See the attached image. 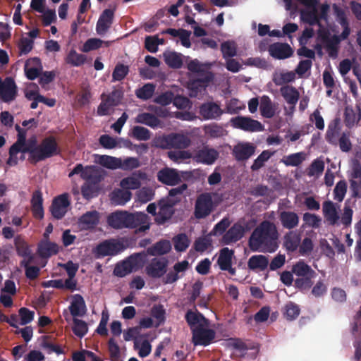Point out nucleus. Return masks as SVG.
I'll use <instances>...</instances> for the list:
<instances>
[{"instance_id": "f257e3e1", "label": "nucleus", "mask_w": 361, "mask_h": 361, "mask_svg": "<svg viewBox=\"0 0 361 361\" xmlns=\"http://www.w3.org/2000/svg\"><path fill=\"white\" fill-rule=\"evenodd\" d=\"M185 319L190 326L192 333V343L195 346H207L214 342L216 332L209 329L210 322L202 313L197 310H188Z\"/></svg>"}, {"instance_id": "f03ea898", "label": "nucleus", "mask_w": 361, "mask_h": 361, "mask_svg": "<svg viewBox=\"0 0 361 361\" xmlns=\"http://www.w3.org/2000/svg\"><path fill=\"white\" fill-rule=\"evenodd\" d=\"M278 231L275 224L269 221H264L253 231L249 239L252 250L263 248L272 252L278 248Z\"/></svg>"}, {"instance_id": "7ed1b4c3", "label": "nucleus", "mask_w": 361, "mask_h": 361, "mask_svg": "<svg viewBox=\"0 0 361 361\" xmlns=\"http://www.w3.org/2000/svg\"><path fill=\"white\" fill-rule=\"evenodd\" d=\"M20 149V152L29 154L28 161L32 164L59 154L58 144L53 136L45 137L39 145L35 137L30 138Z\"/></svg>"}, {"instance_id": "20e7f679", "label": "nucleus", "mask_w": 361, "mask_h": 361, "mask_svg": "<svg viewBox=\"0 0 361 361\" xmlns=\"http://www.w3.org/2000/svg\"><path fill=\"white\" fill-rule=\"evenodd\" d=\"M147 215L142 212L130 213L127 211H117L107 218L109 226L115 229L135 228L136 232H145L149 228L147 223Z\"/></svg>"}, {"instance_id": "39448f33", "label": "nucleus", "mask_w": 361, "mask_h": 361, "mask_svg": "<svg viewBox=\"0 0 361 361\" xmlns=\"http://www.w3.org/2000/svg\"><path fill=\"white\" fill-rule=\"evenodd\" d=\"M292 272L297 276L294 286L300 291L309 290L317 276L316 271L303 259H300L292 266Z\"/></svg>"}, {"instance_id": "423d86ee", "label": "nucleus", "mask_w": 361, "mask_h": 361, "mask_svg": "<svg viewBox=\"0 0 361 361\" xmlns=\"http://www.w3.org/2000/svg\"><path fill=\"white\" fill-rule=\"evenodd\" d=\"M146 255L144 252L135 253L126 259L118 262L114 269L113 274L123 278L144 266Z\"/></svg>"}, {"instance_id": "0eeeda50", "label": "nucleus", "mask_w": 361, "mask_h": 361, "mask_svg": "<svg viewBox=\"0 0 361 361\" xmlns=\"http://www.w3.org/2000/svg\"><path fill=\"white\" fill-rule=\"evenodd\" d=\"M128 245L119 239L111 238L99 243L94 250V254L97 258L106 256H116L123 252Z\"/></svg>"}, {"instance_id": "6e6552de", "label": "nucleus", "mask_w": 361, "mask_h": 361, "mask_svg": "<svg viewBox=\"0 0 361 361\" xmlns=\"http://www.w3.org/2000/svg\"><path fill=\"white\" fill-rule=\"evenodd\" d=\"M190 144L191 140L187 135L175 133L164 135L159 140V145L162 149H183L188 147Z\"/></svg>"}, {"instance_id": "1a4fd4ad", "label": "nucleus", "mask_w": 361, "mask_h": 361, "mask_svg": "<svg viewBox=\"0 0 361 361\" xmlns=\"http://www.w3.org/2000/svg\"><path fill=\"white\" fill-rule=\"evenodd\" d=\"M214 204L211 193L200 194L195 202L194 215L198 219H204L214 210Z\"/></svg>"}, {"instance_id": "9d476101", "label": "nucleus", "mask_w": 361, "mask_h": 361, "mask_svg": "<svg viewBox=\"0 0 361 361\" xmlns=\"http://www.w3.org/2000/svg\"><path fill=\"white\" fill-rule=\"evenodd\" d=\"M230 123L234 128L245 132H261L264 130V126L259 121L249 116L233 117L231 118Z\"/></svg>"}, {"instance_id": "9b49d317", "label": "nucleus", "mask_w": 361, "mask_h": 361, "mask_svg": "<svg viewBox=\"0 0 361 361\" xmlns=\"http://www.w3.org/2000/svg\"><path fill=\"white\" fill-rule=\"evenodd\" d=\"M179 202V200L171 198H161L159 200L157 205L159 212L155 217V221L159 225L164 224L169 220L174 214V206Z\"/></svg>"}, {"instance_id": "f8f14e48", "label": "nucleus", "mask_w": 361, "mask_h": 361, "mask_svg": "<svg viewBox=\"0 0 361 361\" xmlns=\"http://www.w3.org/2000/svg\"><path fill=\"white\" fill-rule=\"evenodd\" d=\"M69 205L70 201L68 193H63L56 197L50 207L51 215L56 219H61L67 212V208Z\"/></svg>"}, {"instance_id": "ddd939ff", "label": "nucleus", "mask_w": 361, "mask_h": 361, "mask_svg": "<svg viewBox=\"0 0 361 361\" xmlns=\"http://www.w3.org/2000/svg\"><path fill=\"white\" fill-rule=\"evenodd\" d=\"M214 79V75L212 72H207L205 74L197 75V78L192 79L188 82V88L191 91V97H197L208 86L209 83Z\"/></svg>"}, {"instance_id": "4468645a", "label": "nucleus", "mask_w": 361, "mask_h": 361, "mask_svg": "<svg viewBox=\"0 0 361 361\" xmlns=\"http://www.w3.org/2000/svg\"><path fill=\"white\" fill-rule=\"evenodd\" d=\"M220 105L214 102H207L199 107V114L204 120H216L224 114Z\"/></svg>"}, {"instance_id": "2eb2a0df", "label": "nucleus", "mask_w": 361, "mask_h": 361, "mask_svg": "<svg viewBox=\"0 0 361 361\" xmlns=\"http://www.w3.org/2000/svg\"><path fill=\"white\" fill-rule=\"evenodd\" d=\"M168 259L165 257L153 258L145 268L146 274L152 278H160L166 272Z\"/></svg>"}, {"instance_id": "dca6fc26", "label": "nucleus", "mask_w": 361, "mask_h": 361, "mask_svg": "<svg viewBox=\"0 0 361 361\" xmlns=\"http://www.w3.org/2000/svg\"><path fill=\"white\" fill-rule=\"evenodd\" d=\"M269 55L278 60H283L291 57L293 49L288 43L274 42L268 47Z\"/></svg>"}, {"instance_id": "f3484780", "label": "nucleus", "mask_w": 361, "mask_h": 361, "mask_svg": "<svg viewBox=\"0 0 361 361\" xmlns=\"http://www.w3.org/2000/svg\"><path fill=\"white\" fill-rule=\"evenodd\" d=\"M157 180L166 185L174 186L181 182V176L178 171L173 168L164 167L157 174Z\"/></svg>"}, {"instance_id": "a211bd4d", "label": "nucleus", "mask_w": 361, "mask_h": 361, "mask_svg": "<svg viewBox=\"0 0 361 361\" xmlns=\"http://www.w3.org/2000/svg\"><path fill=\"white\" fill-rule=\"evenodd\" d=\"M219 157V152L216 149L204 146L196 152L194 159L198 163L212 165L217 160Z\"/></svg>"}, {"instance_id": "6ab92c4d", "label": "nucleus", "mask_w": 361, "mask_h": 361, "mask_svg": "<svg viewBox=\"0 0 361 361\" xmlns=\"http://www.w3.org/2000/svg\"><path fill=\"white\" fill-rule=\"evenodd\" d=\"M147 179V175L143 171L139 170L133 173L132 176L123 178L121 180L120 185L122 188L130 190H136L140 188V180Z\"/></svg>"}, {"instance_id": "aec40b11", "label": "nucleus", "mask_w": 361, "mask_h": 361, "mask_svg": "<svg viewBox=\"0 0 361 361\" xmlns=\"http://www.w3.org/2000/svg\"><path fill=\"white\" fill-rule=\"evenodd\" d=\"M114 11L112 9L106 8L101 13L96 25V31L99 35H104L113 24Z\"/></svg>"}, {"instance_id": "412c9836", "label": "nucleus", "mask_w": 361, "mask_h": 361, "mask_svg": "<svg viewBox=\"0 0 361 361\" xmlns=\"http://www.w3.org/2000/svg\"><path fill=\"white\" fill-rule=\"evenodd\" d=\"M255 149L250 142H241L234 146L232 154L238 161H243L255 154Z\"/></svg>"}, {"instance_id": "4be33fe9", "label": "nucleus", "mask_w": 361, "mask_h": 361, "mask_svg": "<svg viewBox=\"0 0 361 361\" xmlns=\"http://www.w3.org/2000/svg\"><path fill=\"white\" fill-rule=\"evenodd\" d=\"M18 94L17 86L11 77L5 78L4 86L0 92V99L5 103H10L16 99Z\"/></svg>"}, {"instance_id": "5701e85b", "label": "nucleus", "mask_w": 361, "mask_h": 361, "mask_svg": "<svg viewBox=\"0 0 361 361\" xmlns=\"http://www.w3.org/2000/svg\"><path fill=\"white\" fill-rule=\"evenodd\" d=\"M245 232V227L239 223H235L224 233L222 241L226 245L235 243L243 237Z\"/></svg>"}, {"instance_id": "b1692460", "label": "nucleus", "mask_w": 361, "mask_h": 361, "mask_svg": "<svg viewBox=\"0 0 361 361\" xmlns=\"http://www.w3.org/2000/svg\"><path fill=\"white\" fill-rule=\"evenodd\" d=\"M341 133L340 119L336 118L329 123L325 139L330 145L336 146V142L340 138Z\"/></svg>"}, {"instance_id": "393cba45", "label": "nucleus", "mask_w": 361, "mask_h": 361, "mask_svg": "<svg viewBox=\"0 0 361 361\" xmlns=\"http://www.w3.org/2000/svg\"><path fill=\"white\" fill-rule=\"evenodd\" d=\"M99 222V213L96 211L87 212L78 219V224L83 230L94 228Z\"/></svg>"}, {"instance_id": "a878e982", "label": "nucleus", "mask_w": 361, "mask_h": 361, "mask_svg": "<svg viewBox=\"0 0 361 361\" xmlns=\"http://www.w3.org/2000/svg\"><path fill=\"white\" fill-rule=\"evenodd\" d=\"M59 252V246L49 240H41L37 247V252L42 258H49L52 255L58 254Z\"/></svg>"}, {"instance_id": "bb28decb", "label": "nucleus", "mask_w": 361, "mask_h": 361, "mask_svg": "<svg viewBox=\"0 0 361 361\" xmlns=\"http://www.w3.org/2000/svg\"><path fill=\"white\" fill-rule=\"evenodd\" d=\"M42 70L41 61L37 57L28 60L25 65V75L30 80H34L38 78L41 74Z\"/></svg>"}, {"instance_id": "cd10ccee", "label": "nucleus", "mask_w": 361, "mask_h": 361, "mask_svg": "<svg viewBox=\"0 0 361 361\" xmlns=\"http://www.w3.org/2000/svg\"><path fill=\"white\" fill-rule=\"evenodd\" d=\"M277 105L274 103L267 95L260 97L259 111L262 117L266 118H273L276 112Z\"/></svg>"}, {"instance_id": "c85d7f7f", "label": "nucleus", "mask_w": 361, "mask_h": 361, "mask_svg": "<svg viewBox=\"0 0 361 361\" xmlns=\"http://www.w3.org/2000/svg\"><path fill=\"white\" fill-rule=\"evenodd\" d=\"M32 213L35 219H42L44 217L43 198L40 190H35L31 199Z\"/></svg>"}, {"instance_id": "c756f323", "label": "nucleus", "mask_w": 361, "mask_h": 361, "mask_svg": "<svg viewBox=\"0 0 361 361\" xmlns=\"http://www.w3.org/2000/svg\"><path fill=\"white\" fill-rule=\"evenodd\" d=\"M69 310L71 315L74 317H82L86 313L85 302L81 295L75 294L73 296Z\"/></svg>"}, {"instance_id": "7c9ffc66", "label": "nucleus", "mask_w": 361, "mask_h": 361, "mask_svg": "<svg viewBox=\"0 0 361 361\" xmlns=\"http://www.w3.org/2000/svg\"><path fill=\"white\" fill-rule=\"evenodd\" d=\"M279 220L284 228L291 230L296 228L299 224V216L294 212L290 211L281 212L279 215Z\"/></svg>"}, {"instance_id": "2f4dec72", "label": "nucleus", "mask_w": 361, "mask_h": 361, "mask_svg": "<svg viewBox=\"0 0 361 361\" xmlns=\"http://www.w3.org/2000/svg\"><path fill=\"white\" fill-rule=\"evenodd\" d=\"M280 93L286 102L292 106L290 109L294 110L300 97L298 90L295 87L284 85L280 88Z\"/></svg>"}, {"instance_id": "473e14b6", "label": "nucleus", "mask_w": 361, "mask_h": 361, "mask_svg": "<svg viewBox=\"0 0 361 361\" xmlns=\"http://www.w3.org/2000/svg\"><path fill=\"white\" fill-rule=\"evenodd\" d=\"M110 200L114 205H125L132 197L130 190L123 188H116L110 194Z\"/></svg>"}, {"instance_id": "72a5a7b5", "label": "nucleus", "mask_w": 361, "mask_h": 361, "mask_svg": "<svg viewBox=\"0 0 361 361\" xmlns=\"http://www.w3.org/2000/svg\"><path fill=\"white\" fill-rule=\"evenodd\" d=\"M323 214L328 223L332 226L336 225L340 219L335 204L329 200L323 203Z\"/></svg>"}, {"instance_id": "f704fd0d", "label": "nucleus", "mask_w": 361, "mask_h": 361, "mask_svg": "<svg viewBox=\"0 0 361 361\" xmlns=\"http://www.w3.org/2000/svg\"><path fill=\"white\" fill-rule=\"evenodd\" d=\"M353 178H359L360 180H350V188L352 191V197L356 199L361 198V166L357 164L353 168Z\"/></svg>"}, {"instance_id": "c9c22d12", "label": "nucleus", "mask_w": 361, "mask_h": 361, "mask_svg": "<svg viewBox=\"0 0 361 361\" xmlns=\"http://www.w3.org/2000/svg\"><path fill=\"white\" fill-rule=\"evenodd\" d=\"M300 235L295 231L288 232L283 238V247L288 252H295L300 245Z\"/></svg>"}, {"instance_id": "e433bc0d", "label": "nucleus", "mask_w": 361, "mask_h": 361, "mask_svg": "<svg viewBox=\"0 0 361 361\" xmlns=\"http://www.w3.org/2000/svg\"><path fill=\"white\" fill-rule=\"evenodd\" d=\"M234 257V250L228 247H224L219 252L217 264L221 270L228 269L232 265V259Z\"/></svg>"}, {"instance_id": "4c0bfd02", "label": "nucleus", "mask_w": 361, "mask_h": 361, "mask_svg": "<svg viewBox=\"0 0 361 361\" xmlns=\"http://www.w3.org/2000/svg\"><path fill=\"white\" fill-rule=\"evenodd\" d=\"M171 250L170 242L167 240H162L149 247L147 249V253L152 256L163 255L169 252Z\"/></svg>"}, {"instance_id": "58836bf2", "label": "nucleus", "mask_w": 361, "mask_h": 361, "mask_svg": "<svg viewBox=\"0 0 361 361\" xmlns=\"http://www.w3.org/2000/svg\"><path fill=\"white\" fill-rule=\"evenodd\" d=\"M135 122L145 124L152 128H157L161 124V121L156 116L147 112L139 114L135 118Z\"/></svg>"}, {"instance_id": "ea45409f", "label": "nucleus", "mask_w": 361, "mask_h": 361, "mask_svg": "<svg viewBox=\"0 0 361 361\" xmlns=\"http://www.w3.org/2000/svg\"><path fill=\"white\" fill-rule=\"evenodd\" d=\"M269 265V259L264 255H253L247 262L248 268L251 270H265Z\"/></svg>"}, {"instance_id": "a19ab883", "label": "nucleus", "mask_w": 361, "mask_h": 361, "mask_svg": "<svg viewBox=\"0 0 361 361\" xmlns=\"http://www.w3.org/2000/svg\"><path fill=\"white\" fill-rule=\"evenodd\" d=\"M97 162L109 169H117L121 166L120 158L109 155H98Z\"/></svg>"}, {"instance_id": "79ce46f5", "label": "nucleus", "mask_w": 361, "mask_h": 361, "mask_svg": "<svg viewBox=\"0 0 361 361\" xmlns=\"http://www.w3.org/2000/svg\"><path fill=\"white\" fill-rule=\"evenodd\" d=\"M86 61V56L84 54H78L75 49H72L68 53L65 61L67 64L72 66L78 67L85 63Z\"/></svg>"}, {"instance_id": "37998d69", "label": "nucleus", "mask_w": 361, "mask_h": 361, "mask_svg": "<svg viewBox=\"0 0 361 361\" xmlns=\"http://www.w3.org/2000/svg\"><path fill=\"white\" fill-rule=\"evenodd\" d=\"M14 243L17 254L19 256L23 257L24 258H27V259H30V257H32L28 245L21 238V236L18 235L17 237H16Z\"/></svg>"}, {"instance_id": "c03bdc74", "label": "nucleus", "mask_w": 361, "mask_h": 361, "mask_svg": "<svg viewBox=\"0 0 361 361\" xmlns=\"http://www.w3.org/2000/svg\"><path fill=\"white\" fill-rule=\"evenodd\" d=\"M155 87L153 83H147L135 90V95L142 100H148L152 97Z\"/></svg>"}, {"instance_id": "a18cd8bd", "label": "nucleus", "mask_w": 361, "mask_h": 361, "mask_svg": "<svg viewBox=\"0 0 361 361\" xmlns=\"http://www.w3.org/2000/svg\"><path fill=\"white\" fill-rule=\"evenodd\" d=\"M224 59L232 58L237 55V45L234 41H226L221 44Z\"/></svg>"}, {"instance_id": "49530a36", "label": "nucleus", "mask_w": 361, "mask_h": 361, "mask_svg": "<svg viewBox=\"0 0 361 361\" xmlns=\"http://www.w3.org/2000/svg\"><path fill=\"white\" fill-rule=\"evenodd\" d=\"M301 17L304 22L310 25H317L321 26V23L319 21L317 17V7L314 8H310L308 11H302Z\"/></svg>"}, {"instance_id": "de8ad7c7", "label": "nucleus", "mask_w": 361, "mask_h": 361, "mask_svg": "<svg viewBox=\"0 0 361 361\" xmlns=\"http://www.w3.org/2000/svg\"><path fill=\"white\" fill-rule=\"evenodd\" d=\"M174 248L178 252H184L190 245V240L185 233H180L173 238Z\"/></svg>"}, {"instance_id": "09e8293b", "label": "nucleus", "mask_w": 361, "mask_h": 361, "mask_svg": "<svg viewBox=\"0 0 361 361\" xmlns=\"http://www.w3.org/2000/svg\"><path fill=\"white\" fill-rule=\"evenodd\" d=\"M130 135L137 140L146 141L150 139L151 132L145 127L135 126L132 128Z\"/></svg>"}, {"instance_id": "8fccbe9b", "label": "nucleus", "mask_w": 361, "mask_h": 361, "mask_svg": "<svg viewBox=\"0 0 361 361\" xmlns=\"http://www.w3.org/2000/svg\"><path fill=\"white\" fill-rule=\"evenodd\" d=\"M165 63L172 68H180L183 66L180 55L176 52L164 54Z\"/></svg>"}, {"instance_id": "3c124183", "label": "nucleus", "mask_w": 361, "mask_h": 361, "mask_svg": "<svg viewBox=\"0 0 361 361\" xmlns=\"http://www.w3.org/2000/svg\"><path fill=\"white\" fill-rule=\"evenodd\" d=\"M105 44L106 47H109L110 42H104L98 38H90L88 39L83 44L82 51L83 52H89L92 50H96L100 48L103 44Z\"/></svg>"}, {"instance_id": "603ef678", "label": "nucleus", "mask_w": 361, "mask_h": 361, "mask_svg": "<svg viewBox=\"0 0 361 361\" xmlns=\"http://www.w3.org/2000/svg\"><path fill=\"white\" fill-rule=\"evenodd\" d=\"M129 73V67L123 63L116 65L112 73V82L123 80Z\"/></svg>"}, {"instance_id": "864d4df0", "label": "nucleus", "mask_w": 361, "mask_h": 361, "mask_svg": "<svg viewBox=\"0 0 361 361\" xmlns=\"http://www.w3.org/2000/svg\"><path fill=\"white\" fill-rule=\"evenodd\" d=\"M204 133L212 138L222 137L224 135V128L216 123H212L204 126Z\"/></svg>"}, {"instance_id": "5fc2aeb1", "label": "nucleus", "mask_w": 361, "mask_h": 361, "mask_svg": "<svg viewBox=\"0 0 361 361\" xmlns=\"http://www.w3.org/2000/svg\"><path fill=\"white\" fill-rule=\"evenodd\" d=\"M92 169L91 166H86L85 168L81 164H78L74 169L70 172L68 176L72 177L75 174H80V177L84 180L90 179L92 178L91 172Z\"/></svg>"}, {"instance_id": "6e6d98bb", "label": "nucleus", "mask_w": 361, "mask_h": 361, "mask_svg": "<svg viewBox=\"0 0 361 361\" xmlns=\"http://www.w3.org/2000/svg\"><path fill=\"white\" fill-rule=\"evenodd\" d=\"M284 316L285 317L290 321L295 319L300 314V309L299 306L293 302H288L285 307Z\"/></svg>"}, {"instance_id": "4d7b16f0", "label": "nucleus", "mask_w": 361, "mask_h": 361, "mask_svg": "<svg viewBox=\"0 0 361 361\" xmlns=\"http://www.w3.org/2000/svg\"><path fill=\"white\" fill-rule=\"evenodd\" d=\"M350 132H342L340 138L336 142V145H338L340 149L343 152H348L352 149V143L350 140Z\"/></svg>"}, {"instance_id": "13d9d810", "label": "nucleus", "mask_w": 361, "mask_h": 361, "mask_svg": "<svg viewBox=\"0 0 361 361\" xmlns=\"http://www.w3.org/2000/svg\"><path fill=\"white\" fill-rule=\"evenodd\" d=\"M166 311L162 305H155L151 310V315L157 320L156 327H158L165 321Z\"/></svg>"}, {"instance_id": "bf43d9fd", "label": "nucleus", "mask_w": 361, "mask_h": 361, "mask_svg": "<svg viewBox=\"0 0 361 361\" xmlns=\"http://www.w3.org/2000/svg\"><path fill=\"white\" fill-rule=\"evenodd\" d=\"M87 324L85 321L77 318L73 319V331L75 336L82 338L87 333Z\"/></svg>"}, {"instance_id": "052dcab7", "label": "nucleus", "mask_w": 361, "mask_h": 361, "mask_svg": "<svg viewBox=\"0 0 361 361\" xmlns=\"http://www.w3.org/2000/svg\"><path fill=\"white\" fill-rule=\"evenodd\" d=\"M123 97V92L120 89H115L109 94H105L104 99L113 106L119 105Z\"/></svg>"}, {"instance_id": "680f3d73", "label": "nucleus", "mask_w": 361, "mask_h": 361, "mask_svg": "<svg viewBox=\"0 0 361 361\" xmlns=\"http://www.w3.org/2000/svg\"><path fill=\"white\" fill-rule=\"evenodd\" d=\"M273 155V153L269 152V150H264L255 159L254 163L251 166L252 171H257L261 169L264 162L270 159V157Z\"/></svg>"}, {"instance_id": "e2e57ef3", "label": "nucleus", "mask_w": 361, "mask_h": 361, "mask_svg": "<svg viewBox=\"0 0 361 361\" xmlns=\"http://www.w3.org/2000/svg\"><path fill=\"white\" fill-rule=\"evenodd\" d=\"M81 193L85 199L90 200L97 195V188L95 184L85 183L81 187Z\"/></svg>"}, {"instance_id": "0e129e2a", "label": "nucleus", "mask_w": 361, "mask_h": 361, "mask_svg": "<svg viewBox=\"0 0 361 361\" xmlns=\"http://www.w3.org/2000/svg\"><path fill=\"white\" fill-rule=\"evenodd\" d=\"M360 117L357 116L356 113L353 109L346 108L344 112V122L345 126L351 128L358 123Z\"/></svg>"}, {"instance_id": "69168bd1", "label": "nucleus", "mask_w": 361, "mask_h": 361, "mask_svg": "<svg viewBox=\"0 0 361 361\" xmlns=\"http://www.w3.org/2000/svg\"><path fill=\"white\" fill-rule=\"evenodd\" d=\"M312 287L311 294L315 298H322L327 293V286L322 279L317 281Z\"/></svg>"}, {"instance_id": "338daca9", "label": "nucleus", "mask_w": 361, "mask_h": 361, "mask_svg": "<svg viewBox=\"0 0 361 361\" xmlns=\"http://www.w3.org/2000/svg\"><path fill=\"white\" fill-rule=\"evenodd\" d=\"M120 165L119 169L124 171H130L138 168L140 166V161L136 157H128L123 161L120 159Z\"/></svg>"}, {"instance_id": "774afa93", "label": "nucleus", "mask_w": 361, "mask_h": 361, "mask_svg": "<svg viewBox=\"0 0 361 361\" xmlns=\"http://www.w3.org/2000/svg\"><path fill=\"white\" fill-rule=\"evenodd\" d=\"M347 191V184L345 180L338 181L334 190V200L342 202Z\"/></svg>"}]
</instances>
